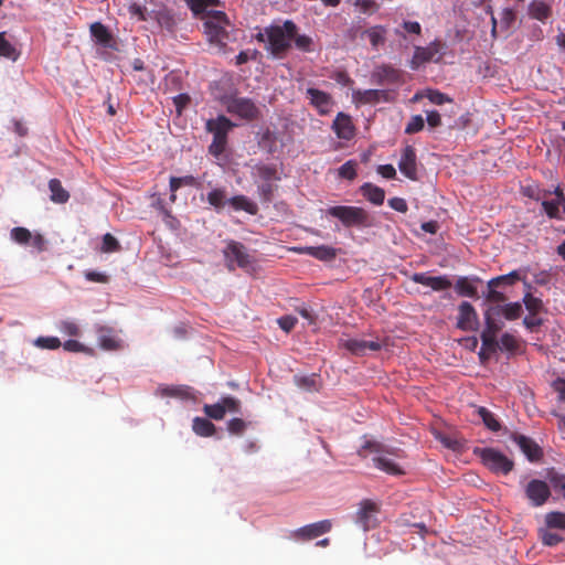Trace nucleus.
I'll return each mask as SVG.
<instances>
[{
	"instance_id": "nucleus-25",
	"label": "nucleus",
	"mask_w": 565,
	"mask_h": 565,
	"mask_svg": "<svg viewBox=\"0 0 565 565\" xmlns=\"http://www.w3.org/2000/svg\"><path fill=\"white\" fill-rule=\"evenodd\" d=\"M479 281L478 277H459L455 284V290L459 296L477 298L478 291L475 284Z\"/></svg>"
},
{
	"instance_id": "nucleus-28",
	"label": "nucleus",
	"mask_w": 565,
	"mask_h": 565,
	"mask_svg": "<svg viewBox=\"0 0 565 565\" xmlns=\"http://www.w3.org/2000/svg\"><path fill=\"white\" fill-rule=\"evenodd\" d=\"M361 193L366 200L375 205H382L385 199V191L372 183H364L361 186Z\"/></svg>"
},
{
	"instance_id": "nucleus-22",
	"label": "nucleus",
	"mask_w": 565,
	"mask_h": 565,
	"mask_svg": "<svg viewBox=\"0 0 565 565\" xmlns=\"http://www.w3.org/2000/svg\"><path fill=\"white\" fill-rule=\"evenodd\" d=\"M332 129L340 139L350 140L354 136V125L351 117L344 113H339L333 120Z\"/></svg>"
},
{
	"instance_id": "nucleus-29",
	"label": "nucleus",
	"mask_w": 565,
	"mask_h": 565,
	"mask_svg": "<svg viewBox=\"0 0 565 565\" xmlns=\"http://www.w3.org/2000/svg\"><path fill=\"white\" fill-rule=\"evenodd\" d=\"M254 173L264 182L279 181L280 175L276 164L260 163L254 167Z\"/></svg>"
},
{
	"instance_id": "nucleus-27",
	"label": "nucleus",
	"mask_w": 565,
	"mask_h": 565,
	"mask_svg": "<svg viewBox=\"0 0 565 565\" xmlns=\"http://www.w3.org/2000/svg\"><path fill=\"white\" fill-rule=\"evenodd\" d=\"M227 203L235 211H245L250 215H256L258 213L257 204L243 194L231 198L227 200Z\"/></svg>"
},
{
	"instance_id": "nucleus-48",
	"label": "nucleus",
	"mask_w": 565,
	"mask_h": 565,
	"mask_svg": "<svg viewBox=\"0 0 565 565\" xmlns=\"http://www.w3.org/2000/svg\"><path fill=\"white\" fill-rule=\"evenodd\" d=\"M276 185L270 182H264L258 186V194L263 202L270 203L274 198V192L276 190Z\"/></svg>"
},
{
	"instance_id": "nucleus-43",
	"label": "nucleus",
	"mask_w": 565,
	"mask_h": 565,
	"mask_svg": "<svg viewBox=\"0 0 565 565\" xmlns=\"http://www.w3.org/2000/svg\"><path fill=\"white\" fill-rule=\"evenodd\" d=\"M10 235L14 242L22 245L29 244L32 238L31 232L25 227H14Z\"/></svg>"
},
{
	"instance_id": "nucleus-9",
	"label": "nucleus",
	"mask_w": 565,
	"mask_h": 565,
	"mask_svg": "<svg viewBox=\"0 0 565 565\" xmlns=\"http://www.w3.org/2000/svg\"><path fill=\"white\" fill-rule=\"evenodd\" d=\"M525 497L532 507L539 508L544 505L551 497L548 484L539 479H532L524 489Z\"/></svg>"
},
{
	"instance_id": "nucleus-45",
	"label": "nucleus",
	"mask_w": 565,
	"mask_h": 565,
	"mask_svg": "<svg viewBox=\"0 0 565 565\" xmlns=\"http://www.w3.org/2000/svg\"><path fill=\"white\" fill-rule=\"evenodd\" d=\"M425 120L422 115L412 116L405 127V134L413 135L424 129Z\"/></svg>"
},
{
	"instance_id": "nucleus-16",
	"label": "nucleus",
	"mask_w": 565,
	"mask_h": 565,
	"mask_svg": "<svg viewBox=\"0 0 565 565\" xmlns=\"http://www.w3.org/2000/svg\"><path fill=\"white\" fill-rule=\"evenodd\" d=\"M440 47L441 45L437 41L430 43L428 46H416L414 55L409 62V67L412 70H417L420 65L434 61L435 56L439 53Z\"/></svg>"
},
{
	"instance_id": "nucleus-8",
	"label": "nucleus",
	"mask_w": 565,
	"mask_h": 565,
	"mask_svg": "<svg viewBox=\"0 0 565 565\" xmlns=\"http://www.w3.org/2000/svg\"><path fill=\"white\" fill-rule=\"evenodd\" d=\"M523 309L520 302H510L507 305H489L484 310L483 317H489L494 322H503L500 320L504 317L507 320H516L521 317Z\"/></svg>"
},
{
	"instance_id": "nucleus-55",
	"label": "nucleus",
	"mask_w": 565,
	"mask_h": 565,
	"mask_svg": "<svg viewBox=\"0 0 565 565\" xmlns=\"http://www.w3.org/2000/svg\"><path fill=\"white\" fill-rule=\"evenodd\" d=\"M488 294L486 295V301L490 302L491 305H500L502 302L507 301V296L497 290L495 287H488Z\"/></svg>"
},
{
	"instance_id": "nucleus-56",
	"label": "nucleus",
	"mask_w": 565,
	"mask_h": 565,
	"mask_svg": "<svg viewBox=\"0 0 565 565\" xmlns=\"http://www.w3.org/2000/svg\"><path fill=\"white\" fill-rule=\"evenodd\" d=\"M502 349L507 351H514L518 349V340L510 333H503L500 339Z\"/></svg>"
},
{
	"instance_id": "nucleus-20",
	"label": "nucleus",
	"mask_w": 565,
	"mask_h": 565,
	"mask_svg": "<svg viewBox=\"0 0 565 565\" xmlns=\"http://www.w3.org/2000/svg\"><path fill=\"white\" fill-rule=\"evenodd\" d=\"M306 95L310 104L319 111L320 115H327L331 111L333 103L328 93L317 88H308Z\"/></svg>"
},
{
	"instance_id": "nucleus-59",
	"label": "nucleus",
	"mask_w": 565,
	"mask_h": 565,
	"mask_svg": "<svg viewBox=\"0 0 565 565\" xmlns=\"http://www.w3.org/2000/svg\"><path fill=\"white\" fill-rule=\"evenodd\" d=\"M297 321V318L294 316H282L277 322L284 331L290 332L295 328Z\"/></svg>"
},
{
	"instance_id": "nucleus-50",
	"label": "nucleus",
	"mask_w": 565,
	"mask_h": 565,
	"mask_svg": "<svg viewBox=\"0 0 565 565\" xmlns=\"http://www.w3.org/2000/svg\"><path fill=\"white\" fill-rule=\"evenodd\" d=\"M35 344L42 349L55 350L61 347V341L56 337H40L35 340Z\"/></svg>"
},
{
	"instance_id": "nucleus-64",
	"label": "nucleus",
	"mask_w": 565,
	"mask_h": 565,
	"mask_svg": "<svg viewBox=\"0 0 565 565\" xmlns=\"http://www.w3.org/2000/svg\"><path fill=\"white\" fill-rule=\"evenodd\" d=\"M377 172L385 179H394L396 177V170L392 164L379 166Z\"/></svg>"
},
{
	"instance_id": "nucleus-40",
	"label": "nucleus",
	"mask_w": 565,
	"mask_h": 565,
	"mask_svg": "<svg viewBox=\"0 0 565 565\" xmlns=\"http://www.w3.org/2000/svg\"><path fill=\"white\" fill-rule=\"evenodd\" d=\"M207 202L216 210L224 207L226 201V192L224 189H214L207 193Z\"/></svg>"
},
{
	"instance_id": "nucleus-35",
	"label": "nucleus",
	"mask_w": 565,
	"mask_h": 565,
	"mask_svg": "<svg viewBox=\"0 0 565 565\" xmlns=\"http://www.w3.org/2000/svg\"><path fill=\"white\" fill-rule=\"evenodd\" d=\"M193 431L202 437H211L215 434V426L207 418L195 417L192 425Z\"/></svg>"
},
{
	"instance_id": "nucleus-11",
	"label": "nucleus",
	"mask_w": 565,
	"mask_h": 565,
	"mask_svg": "<svg viewBox=\"0 0 565 565\" xmlns=\"http://www.w3.org/2000/svg\"><path fill=\"white\" fill-rule=\"evenodd\" d=\"M340 345L353 355L363 356L367 351H380L383 344L379 340L341 339Z\"/></svg>"
},
{
	"instance_id": "nucleus-24",
	"label": "nucleus",
	"mask_w": 565,
	"mask_h": 565,
	"mask_svg": "<svg viewBox=\"0 0 565 565\" xmlns=\"http://www.w3.org/2000/svg\"><path fill=\"white\" fill-rule=\"evenodd\" d=\"M97 340L99 347L107 351H114L121 348V340L116 337L114 331L109 328H99Z\"/></svg>"
},
{
	"instance_id": "nucleus-6",
	"label": "nucleus",
	"mask_w": 565,
	"mask_h": 565,
	"mask_svg": "<svg viewBox=\"0 0 565 565\" xmlns=\"http://www.w3.org/2000/svg\"><path fill=\"white\" fill-rule=\"evenodd\" d=\"M479 455L482 463L494 473L508 475L514 468L513 460L494 448H483Z\"/></svg>"
},
{
	"instance_id": "nucleus-32",
	"label": "nucleus",
	"mask_w": 565,
	"mask_h": 565,
	"mask_svg": "<svg viewBox=\"0 0 565 565\" xmlns=\"http://www.w3.org/2000/svg\"><path fill=\"white\" fill-rule=\"evenodd\" d=\"M196 184H198L196 178H194L193 175L171 177L170 182H169V186H170V191H171L170 200L172 202L175 201V199H177L175 192L180 188L196 186Z\"/></svg>"
},
{
	"instance_id": "nucleus-3",
	"label": "nucleus",
	"mask_w": 565,
	"mask_h": 565,
	"mask_svg": "<svg viewBox=\"0 0 565 565\" xmlns=\"http://www.w3.org/2000/svg\"><path fill=\"white\" fill-rule=\"evenodd\" d=\"M206 130L213 135V141L209 147L211 154L218 157L225 151L227 143V134L234 127V124L224 115L206 121Z\"/></svg>"
},
{
	"instance_id": "nucleus-53",
	"label": "nucleus",
	"mask_w": 565,
	"mask_h": 565,
	"mask_svg": "<svg viewBox=\"0 0 565 565\" xmlns=\"http://www.w3.org/2000/svg\"><path fill=\"white\" fill-rule=\"evenodd\" d=\"M120 248L118 241L109 233L103 236L102 252L111 253Z\"/></svg>"
},
{
	"instance_id": "nucleus-18",
	"label": "nucleus",
	"mask_w": 565,
	"mask_h": 565,
	"mask_svg": "<svg viewBox=\"0 0 565 565\" xmlns=\"http://www.w3.org/2000/svg\"><path fill=\"white\" fill-rule=\"evenodd\" d=\"M372 78L379 85L399 84L403 82V73L391 65L383 64L374 70Z\"/></svg>"
},
{
	"instance_id": "nucleus-17",
	"label": "nucleus",
	"mask_w": 565,
	"mask_h": 565,
	"mask_svg": "<svg viewBox=\"0 0 565 565\" xmlns=\"http://www.w3.org/2000/svg\"><path fill=\"white\" fill-rule=\"evenodd\" d=\"M511 439L520 447L530 461H539L542 458L543 451L532 438L513 433Z\"/></svg>"
},
{
	"instance_id": "nucleus-33",
	"label": "nucleus",
	"mask_w": 565,
	"mask_h": 565,
	"mask_svg": "<svg viewBox=\"0 0 565 565\" xmlns=\"http://www.w3.org/2000/svg\"><path fill=\"white\" fill-rule=\"evenodd\" d=\"M374 466L390 475H402L403 469L392 459L385 456H377L373 458Z\"/></svg>"
},
{
	"instance_id": "nucleus-34",
	"label": "nucleus",
	"mask_w": 565,
	"mask_h": 565,
	"mask_svg": "<svg viewBox=\"0 0 565 565\" xmlns=\"http://www.w3.org/2000/svg\"><path fill=\"white\" fill-rule=\"evenodd\" d=\"M530 15L540 21H546L551 14V7L544 1L534 0L529 8Z\"/></svg>"
},
{
	"instance_id": "nucleus-49",
	"label": "nucleus",
	"mask_w": 565,
	"mask_h": 565,
	"mask_svg": "<svg viewBox=\"0 0 565 565\" xmlns=\"http://www.w3.org/2000/svg\"><path fill=\"white\" fill-rule=\"evenodd\" d=\"M523 302L525 308L535 316L543 307V302L541 299L533 297L531 294H526L523 298Z\"/></svg>"
},
{
	"instance_id": "nucleus-60",
	"label": "nucleus",
	"mask_w": 565,
	"mask_h": 565,
	"mask_svg": "<svg viewBox=\"0 0 565 565\" xmlns=\"http://www.w3.org/2000/svg\"><path fill=\"white\" fill-rule=\"evenodd\" d=\"M60 330L67 335L76 337L79 334L78 326L73 321H63L60 326Z\"/></svg>"
},
{
	"instance_id": "nucleus-14",
	"label": "nucleus",
	"mask_w": 565,
	"mask_h": 565,
	"mask_svg": "<svg viewBox=\"0 0 565 565\" xmlns=\"http://www.w3.org/2000/svg\"><path fill=\"white\" fill-rule=\"evenodd\" d=\"M332 523L330 520H322L316 523L305 525L292 532L291 536L296 540H312L330 532Z\"/></svg>"
},
{
	"instance_id": "nucleus-36",
	"label": "nucleus",
	"mask_w": 565,
	"mask_h": 565,
	"mask_svg": "<svg viewBox=\"0 0 565 565\" xmlns=\"http://www.w3.org/2000/svg\"><path fill=\"white\" fill-rule=\"evenodd\" d=\"M478 415L481 417L484 426L491 431H499L501 429V423L495 415L488 408L480 406L477 409Z\"/></svg>"
},
{
	"instance_id": "nucleus-54",
	"label": "nucleus",
	"mask_w": 565,
	"mask_h": 565,
	"mask_svg": "<svg viewBox=\"0 0 565 565\" xmlns=\"http://www.w3.org/2000/svg\"><path fill=\"white\" fill-rule=\"evenodd\" d=\"M295 42V45L298 50L302 52H311L312 51V39L308 35H298L296 33L295 38L292 39Z\"/></svg>"
},
{
	"instance_id": "nucleus-62",
	"label": "nucleus",
	"mask_w": 565,
	"mask_h": 565,
	"mask_svg": "<svg viewBox=\"0 0 565 565\" xmlns=\"http://www.w3.org/2000/svg\"><path fill=\"white\" fill-rule=\"evenodd\" d=\"M388 205L397 211V212H401V213H406L407 210H408V206H407V203L404 199L402 198H392L388 200Z\"/></svg>"
},
{
	"instance_id": "nucleus-21",
	"label": "nucleus",
	"mask_w": 565,
	"mask_h": 565,
	"mask_svg": "<svg viewBox=\"0 0 565 565\" xmlns=\"http://www.w3.org/2000/svg\"><path fill=\"white\" fill-rule=\"evenodd\" d=\"M299 254H306L321 262H331L337 257V248L328 245L303 246L294 248Z\"/></svg>"
},
{
	"instance_id": "nucleus-42",
	"label": "nucleus",
	"mask_w": 565,
	"mask_h": 565,
	"mask_svg": "<svg viewBox=\"0 0 565 565\" xmlns=\"http://www.w3.org/2000/svg\"><path fill=\"white\" fill-rule=\"evenodd\" d=\"M203 412L207 417L215 420L223 419L226 414L220 401L215 404H205Z\"/></svg>"
},
{
	"instance_id": "nucleus-26",
	"label": "nucleus",
	"mask_w": 565,
	"mask_h": 565,
	"mask_svg": "<svg viewBox=\"0 0 565 565\" xmlns=\"http://www.w3.org/2000/svg\"><path fill=\"white\" fill-rule=\"evenodd\" d=\"M362 35L367 36L372 47L377 50L386 42L387 29L384 25H374L364 30Z\"/></svg>"
},
{
	"instance_id": "nucleus-15",
	"label": "nucleus",
	"mask_w": 565,
	"mask_h": 565,
	"mask_svg": "<svg viewBox=\"0 0 565 565\" xmlns=\"http://www.w3.org/2000/svg\"><path fill=\"white\" fill-rule=\"evenodd\" d=\"M503 327V322H494L489 317L484 318V329L481 332L482 349L490 352H494L498 349L497 335Z\"/></svg>"
},
{
	"instance_id": "nucleus-31",
	"label": "nucleus",
	"mask_w": 565,
	"mask_h": 565,
	"mask_svg": "<svg viewBox=\"0 0 565 565\" xmlns=\"http://www.w3.org/2000/svg\"><path fill=\"white\" fill-rule=\"evenodd\" d=\"M90 34L95 39V41L103 46H109L113 40L111 33L100 22H94L90 25Z\"/></svg>"
},
{
	"instance_id": "nucleus-5",
	"label": "nucleus",
	"mask_w": 565,
	"mask_h": 565,
	"mask_svg": "<svg viewBox=\"0 0 565 565\" xmlns=\"http://www.w3.org/2000/svg\"><path fill=\"white\" fill-rule=\"evenodd\" d=\"M224 258L228 270L239 267L246 271L253 268L254 257L247 252V248L239 242L231 241L224 249Z\"/></svg>"
},
{
	"instance_id": "nucleus-7",
	"label": "nucleus",
	"mask_w": 565,
	"mask_h": 565,
	"mask_svg": "<svg viewBox=\"0 0 565 565\" xmlns=\"http://www.w3.org/2000/svg\"><path fill=\"white\" fill-rule=\"evenodd\" d=\"M226 108L228 113L246 120H254L259 116V109L256 104L250 98L246 97L230 98Z\"/></svg>"
},
{
	"instance_id": "nucleus-1",
	"label": "nucleus",
	"mask_w": 565,
	"mask_h": 565,
	"mask_svg": "<svg viewBox=\"0 0 565 565\" xmlns=\"http://www.w3.org/2000/svg\"><path fill=\"white\" fill-rule=\"evenodd\" d=\"M195 15L202 14L204 33L210 43L220 47L226 45L233 26L223 11H205L209 6H214L217 0H185Z\"/></svg>"
},
{
	"instance_id": "nucleus-58",
	"label": "nucleus",
	"mask_w": 565,
	"mask_h": 565,
	"mask_svg": "<svg viewBox=\"0 0 565 565\" xmlns=\"http://www.w3.org/2000/svg\"><path fill=\"white\" fill-rule=\"evenodd\" d=\"M427 97L435 105H443L445 103L451 102V98L448 95L438 90H430Z\"/></svg>"
},
{
	"instance_id": "nucleus-12",
	"label": "nucleus",
	"mask_w": 565,
	"mask_h": 565,
	"mask_svg": "<svg viewBox=\"0 0 565 565\" xmlns=\"http://www.w3.org/2000/svg\"><path fill=\"white\" fill-rule=\"evenodd\" d=\"M379 507L373 501L365 499L360 503V508L356 512V523L362 527L363 531H369L376 525V513Z\"/></svg>"
},
{
	"instance_id": "nucleus-37",
	"label": "nucleus",
	"mask_w": 565,
	"mask_h": 565,
	"mask_svg": "<svg viewBox=\"0 0 565 565\" xmlns=\"http://www.w3.org/2000/svg\"><path fill=\"white\" fill-rule=\"evenodd\" d=\"M159 392L162 396L178 397L181 399L189 398L191 395L190 387L185 385L164 386L160 387Z\"/></svg>"
},
{
	"instance_id": "nucleus-41",
	"label": "nucleus",
	"mask_w": 565,
	"mask_h": 565,
	"mask_svg": "<svg viewBox=\"0 0 565 565\" xmlns=\"http://www.w3.org/2000/svg\"><path fill=\"white\" fill-rule=\"evenodd\" d=\"M545 523L551 529L565 530V513L558 511L548 512L545 515Z\"/></svg>"
},
{
	"instance_id": "nucleus-46",
	"label": "nucleus",
	"mask_w": 565,
	"mask_h": 565,
	"mask_svg": "<svg viewBox=\"0 0 565 565\" xmlns=\"http://www.w3.org/2000/svg\"><path fill=\"white\" fill-rule=\"evenodd\" d=\"M356 162L349 160L339 168V175L347 180H353L356 177Z\"/></svg>"
},
{
	"instance_id": "nucleus-10",
	"label": "nucleus",
	"mask_w": 565,
	"mask_h": 565,
	"mask_svg": "<svg viewBox=\"0 0 565 565\" xmlns=\"http://www.w3.org/2000/svg\"><path fill=\"white\" fill-rule=\"evenodd\" d=\"M479 327V317L475 307L462 301L458 307L457 328L462 331H475Z\"/></svg>"
},
{
	"instance_id": "nucleus-39",
	"label": "nucleus",
	"mask_w": 565,
	"mask_h": 565,
	"mask_svg": "<svg viewBox=\"0 0 565 565\" xmlns=\"http://www.w3.org/2000/svg\"><path fill=\"white\" fill-rule=\"evenodd\" d=\"M4 35V32H0V56L17 61L19 52L9 41L6 40Z\"/></svg>"
},
{
	"instance_id": "nucleus-38",
	"label": "nucleus",
	"mask_w": 565,
	"mask_h": 565,
	"mask_svg": "<svg viewBox=\"0 0 565 565\" xmlns=\"http://www.w3.org/2000/svg\"><path fill=\"white\" fill-rule=\"evenodd\" d=\"M295 382L298 387L308 392H316L319 390V381L316 374H311L309 376H295Z\"/></svg>"
},
{
	"instance_id": "nucleus-30",
	"label": "nucleus",
	"mask_w": 565,
	"mask_h": 565,
	"mask_svg": "<svg viewBox=\"0 0 565 565\" xmlns=\"http://www.w3.org/2000/svg\"><path fill=\"white\" fill-rule=\"evenodd\" d=\"M49 189L51 192L50 199L52 202L64 204L68 201L70 193L63 188L58 179H51L49 182Z\"/></svg>"
},
{
	"instance_id": "nucleus-2",
	"label": "nucleus",
	"mask_w": 565,
	"mask_h": 565,
	"mask_svg": "<svg viewBox=\"0 0 565 565\" xmlns=\"http://www.w3.org/2000/svg\"><path fill=\"white\" fill-rule=\"evenodd\" d=\"M298 31L291 20H286L282 25H269L266 28L268 50L274 55H279L290 47V42Z\"/></svg>"
},
{
	"instance_id": "nucleus-52",
	"label": "nucleus",
	"mask_w": 565,
	"mask_h": 565,
	"mask_svg": "<svg viewBox=\"0 0 565 565\" xmlns=\"http://www.w3.org/2000/svg\"><path fill=\"white\" fill-rule=\"evenodd\" d=\"M354 6L360 9L362 13H374L379 10L380 6L375 0H355Z\"/></svg>"
},
{
	"instance_id": "nucleus-13",
	"label": "nucleus",
	"mask_w": 565,
	"mask_h": 565,
	"mask_svg": "<svg viewBox=\"0 0 565 565\" xmlns=\"http://www.w3.org/2000/svg\"><path fill=\"white\" fill-rule=\"evenodd\" d=\"M398 169L409 180H418L417 156L413 146H406L403 149L401 160L398 162Z\"/></svg>"
},
{
	"instance_id": "nucleus-23",
	"label": "nucleus",
	"mask_w": 565,
	"mask_h": 565,
	"mask_svg": "<svg viewBox=\"0 0 565 565\" xmlns=\"http://www.w3.org/2000/svg\"><path fill=\"white\" fill-rule=\"evenodd\" d=\"M353 98L360 104H377L381 100L388 102L390 94L382 89L355 90Z\"/></svg>"
},
{
	"instance_id": "nucleus-61",
	"label": "nucleus",
	"mask_w": 565,
	"mask_h": 565,
	"mask_svg": "<svg viewBox=\"0 0 565 565\" xmlns=\"http://www.w3.org/2000/svg\"><path fill=\"white\" fill-rule=\"evenodd\" d=\"M64 350L68 352H88L89 350L85 348L84 344L76 340H67L63 343Z\"/></svg>"
},
{
	"instance_id": "nucleus-63",
	"label": "nucleus",
	"mask_w": 565,
	"mask_h": 565,
	"mask_svg": "<svg viewBox=\"0 0 565 565\" xmlns=\"http://www.w3.org/2000/svg\"><path fill=\"white\" fill-rule=\"evenodd\" d=\"M426 120L429 127L436 128L441 125V117L437 110L426 111Z\"/></svg>"
},
{
	"instance_id": "nucleus-57",
	"label": "nucleus",
	"mask_w": 565,
	"mask_h": 565,
	"mask_svg": "<svg viewBox=\"0 0 565 565\" xmlns=\"http://www.w3.org/2000/svg\"><path fill=\"white\" fill-rule=\"evenodd\" d=\"M541 539L543 544L546 546H555L562 541V537L558 534L550 531H543Z\"/></svg>"
},
{
	"instance_id": "nucleus-44",
	"label": "nucleus",
	"mask_w": 565,
	"mask_h": 565,
	"mask_svg": "<svg viewBox=\"0 0 565 565\" xmlns=\"http://www.w3.org/2000/svg\"><path fill=\"white\" fill-rule=\"evenodd\" d=\"M542 207L550 218H556V220L563 218L561 215V211H559V209H561L559 202H557L555 200H552V201L545 200L542 202Z\"/></svg>"
},
{
	"instance_id": "nucleus-19",
	"label": "nucleus",
	"mask_w": 565,
	"mask_h": 565,
	"mask_svg": "<svg viewBox=\"0 0 565 565\" xmlns=\"http://www.w3.org/2000/svg\"><path fill=\"white\" fill-rule=\"evenodd\" d=\"M411 279L416 284L430 287L434 291L447 290L452 286L447 276H428L425 273H415Z\"/></svg>"
},
{
	"instance_id": "nucleus-47",
	"label": "nucleus",
	"mask_w": 565,
	"mask_h": 565,
	"mask_svg": "<svg viewBox=\"0 0 565 565\" xmlns=\"http://www.w3.org/2000/svg\"><path fill=\"white\" fill-rule=\"evenodd\" d=\"M224 412L230 413H239L241 412V401L234 396H224L220 399Z\"/></svg>"
},
{
	"instance_id": "nucleus-4",
	"label": "nucleus",
	"mask_w": 565,
	"mask_h": 565,
	"mask_svg": "<svg viewBox=\"0 0 565 565\" xmlns=\"http://www.w3.org/2000/svg\"><path fill=\"white\" fill-rule=\"evenodd\" d=\"M327 214L337 217L345 227H367L371 225L369 213L360 206L335 205Z\"/></svg>"
},
{
	"instance_id": "nucleus-51",
	"label": "nucleus",
	"mask_w": 565,
	"mask_h": 565,
	"mask_svg": "<svg viewBox=\"0 0 565 565\" xmlns=\"http://www.w3.org/2000/svg\"><path fill=\"white\" fill-rule=\"evenodd\" d=\"M247 428V423L242 418H232L227 423V430L233 435H242Z\"/></svg>"
}]
</instances>
